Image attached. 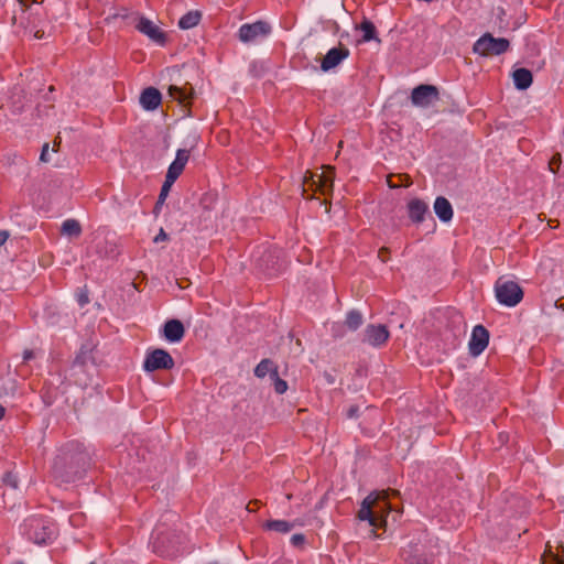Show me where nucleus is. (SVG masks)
Returning <instances> with one entry per match:
<instances>
[{
	"instance_id": "f257e3e1",
	"label": "nucleus",
	"mask_w": 564,
	"mask_h": 564,
	"mask_svg": "<svg viewBox=\"0 0 564 564\" xmlns=\"http://www.w3.org/2000/svg\"><path fill=\"white\" fill-rule=\"evenodd\" d=\"M90 464L91 456L88 449L78 442H68L58 449L51 475L58 486L68 485L84 478Z\"/></svg>"
},
{
	"instance_id": "f03ea898",
	"label": "nucleus",
	"mask_w": 564,
	"mask_h": 564,
	"mask_svg": "<svg viewBox=\"0 0 564 564\" xmlns=\"http://www.w3.org/2000/svg\"><path fill=\"white\" fill-rule=\"evenodd\" d=\"M523 290L518 282L499 278L495 283L497 301L508 307L518 305L523 299Z\"/></svg>"
},
{
	"instance_id": "7ed1b4c3",
	"label": "nucleus",
	"mask_w": 564,
	"mask_h": 564,
	"mask_svg": "<svg viewBox=\"0 0 564 564\" xmlns=\"http://www.w3.org/2000/svg\"><path fill=\"white\" fill-rule=\"evenodd\" d=\"M509 48V40L505 37H494L491 33H485L473 45V52L485 57L501 55Z\"/></svg>"
},
{
	"instance_id": "20e7f679",
	"label": "nucleus",
	"mask_w": 564,
	"mask_h": 564,
	"mask_svg": "<svg viewBox=\"0 0 564 564\" xmlns=\"http://www.w3.org/2000/svg\"><path fill=\"white\" fill-rule=\"evenodd\" d=\"M24 533L36 544H46L53 536V530L48 521L35 516L25 520Z\"/></svg>"
},
{
	"instance_id": "39448f33",
	"label": "nucleus",
	"mask_w": 564,
	"mask_h": 564,
	"mask_svg": "<svg viewBox=\"0 0 564 564\" xmlns=\"http://www.w3.org/2000/svg\"><path fill=\"white\" fill-rule=\"evenodd\" d=\"M174 366L175 362L171 354L162 348L149 349L143 361V370L145 372L171 370Z\"/></svg>"
},
{
	"instance_id": "423d86ee",
	"label": "nucleus",
	"mask_w": 564,
	"mask_h": 564,
	"mask_svg": "<svg viewBox=\"0 0 564 564\" xmlns=\"http://www.w3.org/2000/svg\"><path fill=\"white\" fill-rule=\"evenodd\" d=\"M272 31L271 25L265 21L242 24L238 30V39L243 43H251L258 39L267 37Z\"/></svg>"
},
{
	"instance_id": "0eeeda50",
	"label": "nucleus",
	"mask_w": 564,
	"mask_h": 564,
	"mask_svg": "<svg viewBox=\"0 0 564 564\" xmlns=\"http://www.w3.org/2000/svg\"><path fill=\"white\" fill-rule=\"evenodd\" d=\"M440 99V91L436 86L422 84L413 88L411 102L416 107L426 108Z\"/></svg>"
},
{
	"instance_id": "6e6552de",
	"label": "nucleus",
	"mask_w": 564,
	"mask_h": 564,
	"mask_svg": "<svg viewBox=\"0 0 564 564\" xmlns=\"http://www.w3.org/2000/svg\"><path fill=\"white\" fill-rule=\"evenodd\" d=\"M350 54L348 47L339 43L337 46L330 48L321 62V69L323 72H329L337 67L344 59Z\"/></svg>"
},
{
	"instance_id": "1a4fd4ad",
	"label": "nucleus",
	"mask_w": 564,
	"mask_h": 564,
	"mask_svg": "<svg viewBox=\"0 0 564 564\" xmlns=\"http://www.w3.org/2000/svg\"><path fill=\"white\" fill-rule=\"evenodd\" d=\"M489 332L482 325H476L473 328L471 337L468 344L469 352L471 356H479L488 346Z\"/></svg>"
},
{
	"instance_id": "9d476101",
	"label": "nucleus",
	"mask_w": 564,
	"mask_h": 564,
	"mask_svg": "<svg viewBox=\"0 0 564 564\" xmlns=\"http://www.w3.org/2000/svg\"><path fill=\"white\" fill-rule=\"evenodd\" d=\"M389 330L384 325L370 324L364 332L362 343H366L372 347H380L389 339Z\"/></svg>"
},
{
	"instance_id": "9b49d317",
	"label": "nucleus",
	"mask_w": 564,
	"mask_h": 564,
	"mask_svg": "<svg viewBox=\"0 0 564 564\" xmlns=\"http://www.w3.org/2000/svg\"><path fill=\"white\" fill-rule=\"evenodd\" d=\"M135 29L159 45L166 43V34L145 17L139 19Z\"/></svg>"
},
{
	"instance_id": "f8f14e48",
	"label": "nucleus",
	"mask_w": 564,
	"mask_h": 564,
	"mask_svg": "<svg viewBox=\"0 0 564 564\" xmlns=\"http://www.w3.org/2000/svg\"><path fill=\"white\" fill-rule=\"evenodd\" d=\"M281 251L278 249H268L258 259V267L267 274L272 275L281 270L280 263Z\"/></svg>"
},
{
	"instance_id": "ddd939ff",
	"label": "nucleus",
	"mask_w": 564,
	"mask_h": 564,
	"mask_svg": "<svg viewBox=\"0 0 564 564\" xmlns=\"http://www.w3.org/2000/svg\"><path fill=\"white\" fill-rule=\"evenodd\" d=\"M429 213V206L420 198H413L408 203L409 218L414 224H421Z\"/></svg>"
},
{
	"instance_id": "4468645a",
	"label": "nucleus",
	"mask_w": 564,
	"mask_h": 564,
	"mask_svg": "<svg viewBox=\"0 0 564 564\" xmlns=\"http://www.w3.org/2000/svg\"><path fill=\"white\" fill-rule=\"evenodd\" d=\"M378 497L373 496V494H370L367 496L360 506V509L358 511V519L361 521H368L370 525L375 527L377 525V518L373 516L372 507L377 502Z\"/></svg>"
},
{
	"instance_id": "2eb2a0df",
	"label": "nucleus",
	"mask_w": 564,
	"mask_h": 564,
	"mask_svg": "<svg viewBox=\"0 0 564 564\" xmlns=\"http://www.w3.org/2000/svg\"><path fill=\"white\" fill-rule=\"evenodd\" d=\"M162 100V95L159 89L148 87L142 90L140 96V104L145 110L156 109Z\"/></svg>"
},
{
	"instance_id": "dca6fc26",
	"label": "nucleus",
	"mask_w": 564,
	"mask_h": 564,
	"mask_svg": "<svg viewBox=\"0 0 564 564\" xmlns=\"http://www.w3.org/2000/svg\"><path fill=\"white\" fill-rule=\"evenodd\" d=\"M185 334L184 326L178 319H170L164 324L163 335L171 343L180 341Z\"/></svg>"
},
{
	"instance_id": "f3484780",
	"label": "nucleus",
	"mask_w": 564,
	"mask_h": 564,
	"mask_svg": "<svg viewBox=\"0 0 564 564\" xmlns=\"http://www.w3.org/2000/svg\"><path fill=\"white\" fill-rule=\"evenodd\" d=\"M434 212L436 216L440 218V220L444 223H448L452 220L454 212L452 204L449 200L444 196H437L434 202Z\"/></svg>"
},
{
	"instance_id": "a211bd4d",
	"label": "nucleus",
	"mask_w": 564,
	"mask_h": 564,
	"mask_svg": "<svg viewBox=\"0 0 564 564\" xmlns=\"http://www.w3.org/2000/svg\"><path fill=\"white\" fill-rule=\"evenodd\" d=\"M94 348L95 346L91 343L83 344L73 361V367L84 368L88 362H94Z\"/></svg>"
},
{
	"instance_id": "6ab92c4d",
	"label": "nucleus",
	"mask_w": 564,
	"mask_h": 564,
	"mask_svg": "<svg viewBox=\"0 0 564 564\" xmlns=\"http://www.w3.org/2000/svg\"><path fill=\"white\" fill-rule=\"evenodd\" d=\"M512 78H513L516 88H518L519 90L528 89L532 85V82H533L532 73L528 68H523V67L517 68L512 73Z\"/></svg>"
},
{
	"instance_id": "aec40b11",
	"label": "nucleus",
	"mask_w": 564,
	"mask_h": 564,
	"mask_svg": "<svg viewBox=\"0 0 564 564\" xmlns=\"http://www.w3.org/2000/svg\"><path fill=\"white\" fill-rule=\"evenodd\" d=\"M312 184L311 186H316L315 191L321 192V194L326 195L332 192L333 188V178L326 174H316L311 176Z\"/></svg>"
},
{
	"instance_id": "412c9836",
	"label": "nucleus",
	"mask_w": 564,
	"mask_h": 564,
	"mask_svg": "<svg viewBox=\"0 0 564 564\" xmlns=\"http://www.w3.org/2000/svg\"><path fill=\"white\" fill-rule=\"evenodd\" d=\"M278 371V366L271 359H262L254 368V376L258 378H264L270 375V378L274 372Z\"/></svg>"
},
{
	"instance_id": "4be33fe9",
	"label": "nucleus",
	"mask_w": 564,
	"mask_h": 564,
	"mask_svg": "<svg viewBox=\"0 0 564 564\" xmlns=\"http://www.w3.org/2000/svg\"><path fill=\"white\" fill-rule=\"evenodd\" d=\"M295 523L285 520H268L263 523V529L268 531H275L279 533H288L294 528Z\"/></svg>"
},
{
	"instance_id": "5701e85b",
	"label": "nucleus",
	"mask_w": 564,
	"mask_h": 564,
	"mask_svg": "<svg viewBox=\"0 0 564 564\" xmlns=\"http://www.w3.org/2000/svg\"><path fill=\"white\" fill-rule=\"evenodd\" d=\"M202 19V13L197 10L188 11L178 21V26L183 30H188L196 26Z\"/></svg>"
},
{
	"instance_id": "b1692460",
	"label": "nucleus",
	"mask_w": 564,
	"mask_h": 564,
	"mask_svg": "<svg viewBox=\"0 0 564 564\" xmlns=\"http://www.w3.org/2000/svg\"><path fill=\"white\" fill-rule=\"evenodd\" d=\"M364 323V316L358 310H350L345 318L344 325L351 332L357 330Z\"/></svg>"
},
{
	"instance_id": "393cba45",
	"label": "nucleus",
	"mask_w": 564,
	"mask_h": 564,
	"mask_svg": "<svg viewBox=\"0 0 564 564\" xmlns=\"http://www.w3.org/2000/svg\"><path fill=\"white\" fill-rule=\"evenodd\" d=\"M62 235L68 237H79L82 235V225L78 220L69 218L66 219L61 227Z\"/></svg>"
},
{
	"instance_id": "a878e982",
	"label": "nucleus",
	"mask_w": 564,
	"mask_h": 564,
	"mask_svg": "<svg viewBox=\"0 0 564 564\" xmlns=\"http://www.w3.org/2000/svg\"><path fill=\"white\" fill-rule=\"evenodd\" d=\"M360 30L362 31V41L364 42H370L372 40H377V41H380L378 37H377V31H376V26L375 24L365 19L361 23H360Z\"/></svg>"
},
{
	"instance_id": "bb28decb",
	"label": "nucleus",
	"mask_w": 564,
	"mask_h": 564,
	"mask_svg": "<svg viewBox=\"0 0 564 564\" xmlns=\"http://www.w3.org/2000/svg\"><path fill=\"white\" fill-rule=\"evenodd\" d=\"M189 90H193L192 87L189 88ZM192 94L193 91L188 93L186 88H181L175 85H171L169 87V95L175 100H178L181 104H185L189 99Z\"/></svg>"
},
{
	"instance_id": "cd10ccee",
	"label": "nucleus",
	"mask_w": 564,
	"mask_h": 564,
	"mask_svg": "<svg viewBox=\"0 0 564 564\" xmlns=\"http://www.w3.org/2000/svg\"><path fill=\"white\" fill-rule=\"evenodd\" d=\"M185 166H182L181 164L173 161L166 172L164 182L169 184H174V182L180 177V175L183 173Z\"/></svg>"
},
{
	"instance_id": "c85d7f7f",
	"label": "nucleus",
	"mask_w": 564,
	"mask_h": 564,
	"mask_svg": "<svg viewBox=\"0 0 564 564\" xmlns=\"http://www.w3.org/2000/svg\"><path fill=\"white\" fill-rule=\"evenodd\" d=\"M172 187V184H169L166 182L163 183L162 187H161V191H160V194H159V197H158V200L154 205V208H153V213L155 215H159L160 213V209L162 207V205L164 204L169 193H170V189Z\"/></svg>"
},
{
	"instance_id": "c756f323",
	"label": "nucleus",
	"mask_w": 564,
	"mask_h": 564,
	"mask_svg": "<svg viewBox=\"0 0 564 564\" xmlns=\"http://www.w3.org/2000/svg\"><path fill=\"white\" fill-rule=\"evenodd\" d=\"M274 391L278 394H283L288 390V383L285 380L281 379L279 376V371L274 372L271 377Z\"/></svg>"
},
{
	"instance_id": "7c9ffc66",
	"label": "nucleus",
	"mask_w": 564,
	"mask_h": 564,
	"mask_svg": "<svg viewBox=\"0 0 564 564\" xmlns=\"http://www.w3.org/2000/svg\"><path fill=\"white\" fill-rule=\"evenodd\" d=\"M406 551H402V557L404 558L406 564H431L425 557L419 555H406Z\"/></svg>"
},
{
	"instance_id": "2f4dec72",
	"label": "nucleus",
	"mask_w": 564,
	"mask_h": 564,
	"mask_svg": "<svg viewBox=\"0 0 564 564\" xmlns=\"http://www.w3.org/2000/svg\"><path fill=\"white\" fill-rule=\"evenodd\" d=\"M189 160V150L186 149H178L176 152L175 162L181 164L182 166H185L186 163Z\"/></svg>"
},
{
	"instance_id": "473e14b6",
	"label": "nucleus",
	"mask_w": 564,
	"mask_h": 564,
	"mask_svg": "<svg viewBox=\"0 0 564 564\" xmlns=\"http://www.w3.org/2000/svg\"><path fill=\"white\" fill-rule=\"evenodd\" d=\"M305 541V536L301 533H297V534H294L292 535L291 538V543L294 545V546H300L304 543Z\"/></svg>"
},
{
	"instance_id": "72a5a7b5",
	"label": "nucleus",
	"mask_w": 564,
	"mask_h": 564,
	"mask_svg": "<svg viewBox=\"0 0 564 564\" xmlns=\"http://www.w3.org/2000/svg\"><path fill=\"white\" fill-rule=\"evenodd\" d=\"M378 258L382 261V262H387L388 259H389V249L386 248V247H382L381 249H379L378 251Z\"/></svg>"
},
{
	"instance_id": "f704fd0d",
	"label": "nucleus",
	"mask_w": 564,
	"mask_h": 564,
	"mask_svg": "<svg viewBox=\"0 0 564 564\" xmlns=\"http://www.w3.org/2000/svg\"><path fill=\"white\" fill-rule=\"evenodd\" d=\"M169 239V236L164 231L163 228L160 229L159 234L154 237L153 241L155 243L160 242V241H165Z\"/></svg>"
},
{
	"instance_id": "c9c22d12",
	"label": "nucleus",
	"mask_w": 564,
	"mask_h": 564,
	"mask_svg": "<svg viewBox=\"0 0 564 564\" xmlns=\"http://www.w3.org/2000/svg\"><path fill=\"white\" fill-rule=\"evenodd\" d=\"M40 160L42 162H48L50 161V159H48V143H45L43 145Z\"/></svg>"
},
{
	"instance_id": "e433bc0d",
	"label": "nucleus",
	"mask_w": 564,
	"mask_h": 564,
	"mask_svg": "<svg viewBox=\"0 0 564 564\" xmlns=\"http://www.w3.org/2000/svg\"><path fill=\"white\" fill-rule=\"evenodd\" d=\"M358 413H359V408L358 405H351L348 411H347V417L349 419H354V417H357L358 416Z\"/></svg>"
},
{
	"instance_id": "4c0bfd02",
	"label": "nucleus",
	"mask_w": 564,
	"mask_h": 564,
	"mask_svg": "<svg viewBox=\"0 0 564 564\" xmlns=\"http://www.w3.org/2000/svg\"><path fill=\"white\" fill-rule=\"evenodd\" d=\"M19 3L25 9L31 10L33 3L40 4L36 0H19Z\"/></svg>"
},
{
	"instance_id": "58836bf2",
	"label": "nucleus",
	"mask_w": 564,
	"mask_h": 564,
	"mask_svg": "<svg viewBox=\"0 0 564 564\" xmlns=\"http://www.w3.org/2000/svg\"><path fill=\"white\" fill-rule=\"evenodd\" d=\"M77 301H78L80 306L86 305L89 302L87 293L86 292H80L78 294Z\"/></svg>"
},
{
	"instance_id": "ea45409f",
	"label": "nucleus",
	"mask_w": 564,
	"mask_h": 564,
	"mask_svg": "<svg viewBox=\"0 0 564 564\" xmlns=\"http://www.w3.org/2000/svg\"><path fill=\"white\" fill-rule=\"evenodd\" d=\"M9 236H10L9 231L0 230V247L7 242Z\"/></svg>"
},
{
	"instance_id": "a19ab883",
	"label": "nucleus",
	"mask_w": 564,
	"mask_h": 564,
	"mask_svg": "<svg viewBox=\"0 0 564 564\" xmlns=\"http://www.w3.org/2000/svg\"><path fill=\"white\" fill-rule=\"evenodd\" d=\"M33 358H34V352H33V350H31V349H25V350L23 351V360H24V361H29V360H31V359H33Z\"/></svg>"
},
{
	"instance_id": "79ce46f5",
	"label": "nucleus",
	"mask_w": 564,
	"mask_h": 564,
	"mask_svg": "<svg viewBox=\"0 0 564 564\" xmlns=\"http://www.w3.org/2000/svg\"><path fill=\"white\" fill-rule=\"evenodd\" d=\"M557 161H560V154L554 155V156L552 158L551 162H550V169H551L553 172H554V170L552 169V165H553L554 163H557Z\"/></svg>"
},
{
	"instance_id": "37998d69",
	"label": "nucleus",
	"mask_w": 564,
	"mask_h": 564,
	"mask_svg": "<svg viewBox=\"0 0 564 564\" xmlns=\"http://www.w3.org/2000/svg\"><path fill=\"white\" fill-rule=\"evenodd\" d=\"M158 543H162V544L164 543V536L163 535L159 534L156 536L155 542H154V547H156Z\"/></svg>"
},
{
	"instance_id": "c03bdc74",
	"label": "nucleus",
	"mask_w": 564,
	"mask_h": 564,
	"mask_svg": "<svg viewBox=\"0 0 564 564\" xmlns=\"http://www.w3.org/2000/svg\"><path fill=\"white\" fill-rule=\"evenodd\" d=\"M258 503H259V501H258V500L250 501V502L248 503V506H247V510H248L249 512H253V511H254V509H251V507H250V506H251V505H256V506H258Z\"/></svg>"
},
{
	"instance_id": "a18cd8bd",
	"label": "nucleus",
	"mask_w": 564,
	"mask_h": 564,
	"mask_svg": "<svg viewBox=\"0 0 564 564\" xmlns=\"http://www.w3.org/2000/svg\"><path fill=\"white\" fill-rule=\"evenodd\" d=\"M34 36L36 39H42L44 36V31H42V30L35 31Z\"/></svg>"
},
{
	"instance_id": "49530a36",
	"label": "nucleus",
	"mask_w": 564,
	"mask_h": 564,
	"mask_svg": "<svg viewBox=\"0 0 564 564\" xmlns=\"http://www.w3.org/2000/svg\"><path fill=\"white\" fill-rule=\"evenodd\" d=\"M6 409L3 405L0 404V421L4 417Z\"/></svg>"
},
{
	"instance_id": "de8ad7c7",
	"label": "nucleus",
	"mask_w": 564,
	"mask_h": 564,
	"mask_svg": "<svg viewBox=\"0 0 564 564\" xmlns=\"http://www.w3.org/2000/svg\"><path fill=\"white\" fill-rule=\"evenodd\" d=\"M34 14H35V15H37V17H42V15H43V10H42V8L37 7V8L35 9Z\"/></svg>"
},
{
	"instance_id": "09e8293b",
	"label": "nucleus",
	"mask_w": 564,
	"mask_h": 564,
	"mask_svg": "<svg viewBox=\"0 0 564 564\" xmlns=\"http://www.w3.org/2000/svg\"><path fill=\"white\" fill-rule=\"evenodd\" d=\"M552 564H564V562L557 558H552Z\"/></svg>"
},
{
	"instance_id": "8fccbe9b",
	"label": "nucleus",
	"mask_w": 564,
	"mask_h": 564,
	"mask_svg": "<svg viewBox=\"0 0 564 564\" xmlns=\"http://www.w3.org/2000/svg\"><path fill=\"white\" fill-rule=\"evenodd\" d=\"M291 498H292V495H291V494L286 495V499H289V500H290Z\"/></svg>"
},
{
	"instance_id": "3c124183",
	"label": "nucleus",
	"mask_w": 564,
	"mask_h": 564,
	"mask_svg": "<svg viewBox=\"0 0 564 564\" xmlns=\"http://www.w3.org/2000/svg\"><path fill=\"white\" fill-rule=\"evenodd\" d=\"M162 554H165V552H162ZM170 554H171L170 551H166V555H170Z\"/></svg>"
},
{
	"instance_id": "603ef678",
	"label": "nucleus",
	"mask_w": 564,
	"mask_h": 564,
	"mask_svg": "<svg viewBox=\"0 0 564 564\" xmlns=\"http://www.w3.org/2000/svg\"><path fill=\"white\" fill-rule=\"evenodd\" d=\"M15 564H23V563H22V562H18V563H15Z\"/></svg>"
}]
</instances>
